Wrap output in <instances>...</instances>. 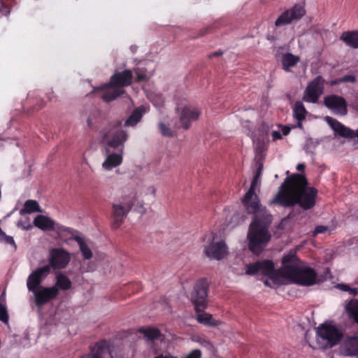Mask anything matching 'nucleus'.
I'll return each instance as SVG.
<instances>
[{
  "label": "nucleus",
  "instance_id": "obj_51",
  "mask_svg": "<svg viewBox=\"0 0 358 358\" xmlns=\"http://www.w3.org/2000/svg\"><path fill=\"white\" fill-rule=\"evenodd\" d=\"M305 149H306V152H308V145H306Z\"/></svg>",
  "mask_w": 358,
  "mask_h": 358
},
{
  "label": "nucleus",
  "instance_id": "obj_40",
  "mask_svg": "<svg viewBox=\"0 0 358 358\" xmlns=\"http://www.w3.org/2000/svg\"><path fill=\"white\" fill-rule=\"evenodd\" d=\"M201 353L199 350H194L185 358H201Z\"/></svg>",
  "mask_w": 358,
  "mask_h": 358
},
{
  "label": "nucleus",
  "instance_id": "obj_32",
  "mask_svg": "<svg viewBox=\"0 0 358 358\" xmlns=\"http://www.w3.org/2000/svg\"><path fill=\"white\" fill-rule=\"evenodd\" d=\"M139 331L143 334L144 337L149 341L155 340L160 335L159 331L156 328L149 327L146 329H141Z\"/></svg>",
  "mask_w": 358,
  "mask_h": 358
},
{
  "label": "nucleus",
  "instance_id": "obj_16",
  "mask_svg": "<svg viewBox=\"0 0 358 358\" xmlns=\"http://www.w3.org/2000/svg\"><path fill=\"white\" fill-rule=\"evenodd\" d=\"M50 273L49 266H43L34 271L28 277L27 287L29 291L36 292L42 280Z\"/></svg>",
  "mask_w": 358,
  "mask_h": 358
},
{
  "label": "nucleus",
  "instance_id": "obj_6",
  "mask_svg": "<svg viewBox=\"0 0 358 358\" xmlns=\"http://www.w3.org/2000/svg\"><path fill=\"white\" fill-rule=\"evenodd\" d=\"M343 337V331L341 327L332 322H324L316 329L317 348H331L337 345Z\"/></svg>",
  "mask_w": 358,
  "mask_h": 358
},
{
  "label": "nucleus",
  "instance_id": "obj_5",
  "mask_svg": "<svg viewBox=\"0 0 358 358\" xmlns=\"http://www.w3.org/2000/svg\"><path fill=\"white\" fill-rule=\"evenodd\" d=\"M129 138L120 122L110 124L101 133V140L105 146L106 152L111 150L124 151V143Z\"/></svg>",
  "mask_w": 358,
  "mask_h": 358
},
{
  "label": "nucleus",
  "instance_id": "obj_25",
  "mask_svg": "<svg viewBox=\"0 0 358 358\" xmlns=\"http://www.w3.org/2000/svg\"><path fill=\"white\" fill-rule=\"evenodd\" d=\"M73 239L78 243L83 258L85 259H91L92 257V252L86 241L79 236H74Z\"/></svg>",
  "mask_w": 358,
  "mask_h": 358
},
{
  "label": "nucleus",
  "instance_id": "obj_12",
  "mask_svg": "<svg viewBox=\"0 0 358 358\" xmlns=\"http://www.w3.org/2000/svg\"><path fill=\"white\" fill-rule=\"evenodd\" d=\"M203 252L210 259L219 261L227 257L228 250L223 241H217L213 236L211 242L204 248Z\"/></svg>",
  "mask_w": 358,
  "mask_h": 358
},
{
  "label": "nucleus",
  "instance_id": "obj_38",
  "mask_svg": "<svg viewBox=\"0 0 358 358\" xmlns=\"http://www.w3.org/2000/svg\"><path fill=\"white\" fill-rule=\"evenodd\" d=\"M1 241H3L6 243L11 245L13 246L15 249H16V245L14 241V239L12 236H7L4 233H2V235L0 236Z\"/></svg>",
  "mask_w": 358,
  "mask_h": 358
},
{
  "label": "nucleus",
  "instance_id": "obj_42",
  "mask_svg": "<svg viewBox=\"0 0 358 358\" xmlns=\"http://www.w3.org/2000/svg\"><path fill=\"white\" fill-rule=\"evenodd\" d=\"M0 12L3 13L5 15H8L10 13V10L7 9V7L4 6L3 0H0Z\"/></svg>",
  "mask_w": 358,
  "mask_h": 358
},
{
  "label": "nucleus",
  "instance_id": "obj_33",
  "mask_svg": "<svg viewBox=\"0 0 358 358\" xmlns=\"http://www.w3.org/2000/svg\"><path fill=\"white\" fill-rule=\"evenodd\" d=\"M290 132V127L287 126H284L281 128L280 131H273L271 132V136L273 140H279L281 139L282 135L287 136Z\"/></svg>",
  "mask_w": 358,
  "mask_h": 358
},
{
  "label": "nucleus",
  "instance_id": "obj_3",
  "mask_svg": "<svg viewBox=\"0 0 358 358\" xmlns=\"http://www.w3.org/2000/svg\"><path fill=\"white\" fill-rule=\"evenodd\" d=\"M307 185L303 175H292L285 180L278 194L270 201L269 204H278L284 207L299 204L306 210L313 208L315 204L317 190L308 187Z\"/></svg>",
  "mask_w": 358,
  "mask_h": 358
},
{
  "label": "nucleus",
  "instance_id": "obj_31",
  "mask_svg": "<svg viewBox=\"0 0 358 358\" xmlns=\"http://www.w3.org/2000/svg\"><path fill=\"white\" fill-rule=\"evenodd\" d=\"M346 310L349 315L358 323V301H351L346 306Z\"/></svg>",
  "mask_w": 358,
  "mask_h": 358
},
{
  "label": "nucleus",
  "instance_id": "obj_49",
  "mask_svg": "<svg viewBox=\"0 0 358 358\" xmlns=\"http://www.w3.org/2000/svg\"><path fill=\"white\" fill-rule=\"evenodd\" d=\"M305 168V164H299L297 166H296V169L298 171H303Z\"/></svg>",
  "mask_w": 358,
  "mask_h": 358
},
{
  "label": "nucleus",
  "instance_id": "obj_47",
  "mask_svg": "<svg viewBox=\"0 0 358 358\" xmlns=\"http://www.w3.org/2000/svg\"><path fill=\"white\" fill-rule=\"evenodd\" d=\"M262 169H263V165L262 164H259L257 170L255 172V176H257L260 178V176L262 174Z\"/></svg>",
  "mask_w": 358,
  "mask_h": 358
},
{
  "label": "nucleus",
  "instance_id": "obj_30",
  "mask_svg": "<svg viewBox=\"0 0 358 358\" xmlns=\"http://www.w3.org/2000/svg\"><path fill=\"white\" fill-rule=\"evenodd\" d=\"M196 319L199 322L203 324L217 326L220 324V321L213 320L212 315L206 313L199 314Z\"/></svg>",
  "mask_w": 358,
  "mask_h": 358
},
{
  "label": "nucleus",
  "instance_id": "obj_35",
  "mask_svg": "<svg viewBox=\"0 0 358 358\" xmlns=\"http://www.w3.org/2000/svg\"><path fill=\"white\" fill-rule=\"evenodd\" d=\"M0 320L4 323H8V315L6 310V306L2 303H0Z\"/></svg>",
  "mask_w": 358,
  "mask_h": 358
},
{
  "label": "nucleus",
  "instance_id": "obj_4",
  "mask_svg": "<svg viewBox=\"0 0 358 358\" xmlns=\"http://www.w3.org/2000/svg\"><path fill=\"white\" fill-rule=\"evenodd\" d=\"M132 77L131 70L116 72L111 76L108 83L95 88L94 92L105 101H112L124 92L122 87L131 84Z\"/></svg>",
  "mask_w": 358,
  "mask_h": 358
},
{
  "label": "nucleus",
  "instance_id": "obj_21",
  "mask_svg": "<svg viewBox=\"0 0 358 358\" xmlns=\"http://www.w3.org/2000/svg\"><path fill=\"white\" fill-rule=\"evenodd\" d=\"M123 152L117 151V152H113V150L106 152V159L102 163L103 169L106 171H111L119 166L123 160Z\"/></svg>",
  "mask_w": 358,
  "mask_h": 358
},
{
  "label": "nucleus",
  "instance_id": "obj_18",
  "mask_svg": "<svg viewBox=\"0 0 358 358\" xmlns=\"http://www.w3.org/2000/svg\"><path fill=\"white\" fill-rule=\"evenodd\" d=\"M58 294L59 290L56 286L43 287L34 292L35 303L38 307H41L51 299L55 298Z\"/></svg>",
  "mask_w": 358,
  "mask_h": 358
},
{
  "label": "nucleus",
  "instance_id": "obj_36",
  "mask_svg": "<svg viewBox=\"0 0 358 358\" xmlns=\"http://www.w3.org/2000/svg\"><path fill=\"white\" fill-rule=\"evenodd\" d=\"M135 73L136 74V78L138 81L145 80L148 78L147 73L143 68L136 69Z\"/></svg>",
  "mask_w": 358,
  "mask_h": 358
},
{
  "label": "nucleus",
  "instance_id": "obj_20",
  "mask_svg": "<svg viewBox=\"0 0 358 358\" xmlns=\"http://www.w3.org/2000/svg\"><path fill=\"white\" fill-rule=\"evenodd\" d=\"M341 350L347 356H358V333L346 336Z\"/></svg>",
  "mask_w": 358,
  "mask_h": 358
},
{
  "label": "nucleus",
  "instance_id": "obj_14",
  "mask_svg": "<svg viewBox=\"0 0 358 358\" xmlns=\"http://www.w3.org/2000/svg\"><path fill=\"white\" fill-rule=\"evenodd\" d=\"M306 11L303 5L296 4L292 8L283 12L275 20L276 27H282L291 24L293 21L300 20Z\"/></svg>",
  "mask_w": 358,
  "mask_h": 358
},
{
  "label": "nucleus",
  "instance_id": "obj_27",
  "mask_svg": "<svg viewBox=\"0 0 358 358\" xmlns=\"http://www.w3.org/2000/svg\"><path fill=\"white\" fill-rule=\"evenodd\" d=\"M299 62V58L292 53H286L282 59L283 69L289 71L291 67L294 66Z\"/></svg>",
  "mask_w": 358,
  "mask_h": 358
},
{
  "label": "nucleus",
  "instance_id": "obj_48",
  "mask_svg": "<svg viewBox=\"0 0 358 358\" xmlns=\"http://www.w3.org/2000/svg\"><path fill=\"white\" fill-rule=\"evenodd\" d=\"M155 358H177L173 355H171L169 354L165 355H159L156 357Z\"/></svg>",
  "mask_w": 358,
  "mask_h": 358
},
{
  "label": "nucleus",
  "instance_id": "obj_29",
  "mask_svg": "<svg viewBox=\"0 0 358 358\" xmlns=\"http://www.w3.org/2000/svg\"><path fill=\"white\" fill-rule=\"evenodd\" d=\"M58 289L67 290L71 287V282L69 278L62 273H59L56 276L55 285Z\"/></svg>",
  "mask_w": 358,
  "mask_h": 358
},
{
  "label": "nucleus",
  "instance_id": "obj_53",
  "mask_svg": "<svg viewBox=\"0 0 358 358\" xmlns=\"http://www.w3.org/2000/svg\"><path fill=\"white\" fill-rule=\"evenodd\" d=\"M214 55H219V53L218 52H215Z\"/></svg>",
  "mask_w": 358,
  "mask_h": 358
},
{
  "label": "nucleus",
  "instance_id": "obj_2",
  "mask_svg": "<svg viewBox=\"0 0 358 358\" xmlns=\"http://www.w3.org/2000/svg\"><path fill=\"white\" fill-rule=\"evenodd\" d=\"M242 203L247 213L254 216L247 235L248 247L253 253L259 254L271 239L268 227L272 222V215L261 205L256 192H247L242 199Z\"/></svg>",
  "mask_w": 358,
  "mask_h": 358
},
{
  "label": "nucleus",
  "instance_id": "obj_19",
  "mask_svg": "<svg viewBox=\"0 0 358 358\" xmlns=\"http://www.w3.org/2000/svg\"><path fill=\"white\" fill-rule=\"evenodd\" d=\"M325 106L334 113L345 115L347 113V104L345 100L337 95H330L324 98Z\"/></svg>",
  "mask_w": 358,
  "mask_h": 358
},
{
  "label": "nucleus",
  "instance_id": "obj_17",
  "mask_svg": "<svg viewBox=\"0 0 358 358\" xmlns=\"http://www.w3.org/2000/svg\"><path fill=\"white\" fill-rule=\"evenodd\" d=\"M325 120L334 131L336 135L345 138H357V141L355 144H358V129L356 131L352 130L330 117H326Z\"/></svg>",
  "mask_w": 358,
  "mask_h": 358
},
{
  "label": "nucleus",
  "instance_id": "obj_11",
  "mask_svg": "<svg viewBox=\"0 0 358 358\" xmlns=\"http://www.w3.org/2000/svg\"><path fill=\"white\" fill-rule=\"evenodd\" d=\"M71 260L70 253L62 248H52L50 251L48 264L50 272L52 269L64 268Z\"/></svg>",
  "mask_w": 358,
  "mask_h": 358
},
{
  "label": "nucleus",
  "instance_id": "obj_41",
  "mask_svg": "<svg viewBox=\"0 0 358 358\" xmlns=\"http://www.w3.org/2000/svg\"><path fill=\"white\" fill-rule=\"evenodd\" d=\"M355 81V77L352 75L343 76L339 80V82H342V83H344V82L354 83Z\"/></svg>",
  "mask_w": 358,
  "mask_h": 358
},
{
  "label": "nucleus",
  "instance_id": "obj_24",
  "mask_svg": "<svg viewBox=\"0 0 358 358\" xmlns=\"http://www.w3.org/2000/svg\"><path fill=\"white\" fill-rule=\"evenodd\" d=\"M294 117L297 120V126L302 128V121L305 119L307 111L301 101H296L293 108Z\"/></svg>",
  "mask_w": 358,
  "mask_h": 358
},
{
  "label": "nucleus",
  "instance_id": "obj_1",
  "mask_svg": "<svg viewBox=\"0 0 358 358\" xmlns=\"http://www.w3.org/2000/svg\"><path fill=\"white\" fill-rule=\"evenodd\" d=\"M282 266L278 271L271 260L259 261L246 266L247 275L267 277L265 285H275L294 283L301 286H311L316 283L317 273L297 257L294 250H290L282 259Z\"/></svg>",
  "mask_w": 358,
  "mask_h": 358
},
{
  "label": "nucleus",
  "instance_id": "obj_37",
  "mask_svg": "<svg viewBox=\"0 0 358 358\" xmlns=\"http://www.w3.org/2000/svg\"><path fill=\"white\" fill-rule=\"evenodd\" d=\"M260 178L257 176H254L253 180L252 181L250 187L248 190L249 192H255L256 189L259 188L260 185Z\"/></svg>",
  "mask_w": 358,
  "mask_h": 358
},
{
  "label": "nucleus",
  "instance_id": "obj_45",
  "mask_svg": "<svg viewBox=\"0 0 358 358\" xmlns=\"http://www.w3.org/2000/svg\"><path fill=\"white\" fill-rule=\"evenodd\" d=\"M134 210L141 214H143L145 212V208L142 203H138Z\"/></svg>",
  "mask_w": 358,
  "mask_h": 358
},
{
  "label": "nucleus",
  "instance_id": "obj_50",
  "mask_svg": "<svg viewBox=\"0 0 358 358\" xmlns=\"http://www.w3.org/2000/svg\"><path fill=\"white\" fill-rule=\"evenodd\" d=\"M87 124H88L89 127H90V125H91V122H90V119L87 120Z\"/></svg>",
  "mask_w": 358,
  "mask_h": 358
},
{
  "label": "nucleus",
  "instance_id": "obj_8",
  "mask_svg": "<svg viewBox=\"0 0 358 358\" xmlns=\"http://www.w3.org/2000/svg\"><path fill=\"white\" fill-rule=\"evenodd\" d=\"M137 202L138 201L135 196H126L113 205L112 219L113 228L117 229L120 227L125 217Z\"/></svg>",
  "mask_w": 358,
  "mask_h": 358
},
{
  "label": "nucleus",
  "instance_id": "obj_43",
  "mask_svg": "<svg viewBox=\"0 0 358 358\" xmlns=\"http://www.w3.org/2000/svg\"><path fill=\"white\" fill-rule=\"evenodd\" d=\"M17 226L22 227L24 229H30L32 228V225L29 223V222H23L22 221H19L17 223Z\"/></svg>",
  "mask_w": 358,
  "mask_h": 358
},
{
  "label": "nucleus",
  "instance_id": "obj_52",
  "mask_svg": "<svg viewBox=\"0 0 358 358\" xmlns=\"http://www.w3.org/2000/svg\"><path fill=\"white\" fill-rule=\"evenodd\" d=\"M308 141L310 142V143H313V141L311 139H309Z\"/></svg>",
  "mask_w": 358,
  "mask_h": 358
},
{
  "label": "nucleus",
  "instance_id": "obj_34",
  "mask_svg": "<svg viewBox=\"0 0 358 358\" xmlns=\"http://www.w3.org/2000/svg\"><path fill=\"white\" fill-rule=\"evenodd\" d=\"M336 287L343 292H348L352 296H355L357 294V289L356 288L350 287L346 284H338Z\"/></svg>",
  "mask_w": 358,
  "mask_h": 358
},
{
  "label": "nucleus",
  "instance_id": "obj_46",
  "mask_svg": "<svg viewBox=\"0 0 358 358\" xmlns=\"http://www.w3.org/2000/svg\"><path fill=\"white\" fill-rule=\"evenodd\" d=\"M146 194H150L153 197H155V194H156V188L154 186H149V187H148V188L146 189Z\"/></svg>",
  "mask_w": 358,
  "mask_h": 358
},
{
  "label": "nucleus",
  "instance_id": "obj_28",
  "mask_svg": "<svg viewBox=\"0 0 358 358\" xmlns=\"http://www.w3.org/2000/svg\"><path fill=\"white\" fill-rule=\"evenodd\" d=\"M147 96L156 108H160L164 105V98L160 92H147Z\"/></svg>",
  "mask_w": 358,
  "mask_h": 358
},
{
  "label": "nucleus",
  "instance_id": "obj_7",
  "mask_svg": "<svg viewBox=\"0 0 358 358\" xmlns=\"http://www.w3.org/2000/svg\"><path fill=\"white\" fill-rule=\"evenodd\" d=\"M176 110L179 116L180 126L187 129L192 121L196 120L201 113L199 107L189 103L184 96L176 98Z\"/></svg>",
  "mask_w": 358,
  "mask_h": 358
},
{
  "label": "nucleus",
  "instance_id": "obj_9",
  "mask_svg": "<svg viewBox=\"0 0 358 358\" xmlns=\"http://www.w3.org/2000/svg\"><path fill=\"white\" fill-rule=\"evenodd\" d=\"M80 358H114L113 344L109 340L99 341L90 348L89 352Z\"/></svg>",
  "mask_w": 358,
  "mask_h": 358
},
{
  "label": "nucleus",
  "instance_id": "obj_15",
  "mask_svg": "<svg viewBox=\"0 0 358 358\" xmlns=\"http://www.w3.org/2000/svg\"><path fill=\"white\" fill-rule=\"evenodd\" d=\"M324 80L317 76L310 82L304 91L303 100L308 103H316L323 93Z\"/></svg>",
  "mask_w": 358,
  "mask_h": 358
},
{
  "label": "nucleus",
  "instance_id": "obj_39",
  "mask_svg": "<svg viewBox=\"0 0 358 358\" xmlns=\"http://www.w3.org/2000/svg\"><path fill=\"white\" fill-rule=\"evenodd\" d=\"M160 131L164 136H171L172 132L170 129L162 122L159 124Z\"/></svg>",
  "mask_w": 358,
  "mask_h": 358
},
{
  "label": "nucleus",
  "instance_id": "obj_44",
  "mask_svg": "<svg viewBox=\"0 0 358 358\" xmlns=\"http://www.w3.org/2000/svg\"><path fill=\"white\" fill-rule=\"evenodd\" d=\"M327 231V227L324 226H317L315 230H314V235H316L317 234L320 233H324Z\"/></svg>",
  "mask_w": 358,
  "mask_h": 358
},
{
  "label": "nucleus",
  "instance_id": "obj_23",
  "mask_svg": "<svg viewBox=\"0 0 358 358\" xmlns=\"http://www.w3.org/2000/svg\"><path fill=\"white\" fill-rule=\"evenodd\" d=\"M340 38L346 45L355 49L358 48V31H345Z\"/></svg>",
  "mask_w": 358,
  "mask_h": 358
},
{
  "label": "nucleus",
  "instance_id": "obj_26",
  "mask_svg": "<svg viewBox=\"0 0 358 358\" xmlns=\"http://www.w3.org/2000/svg\"><path fill=\"white\" fill-rule=\"evenodd\" d=\"M41 211L38 203L35 200L29 199L25 201L24 208L20 210V214L23 215L26 213L31 214Z\"/></svg>",
  "mask_w": 358,
  "mask_h": 358
},
{
  "label": "nucleus",
  "instance_id": "obj_13",
  "mask_svg": "<svg viewBox=\"0 0 358 358\" xmlns=\"http://www.w3.org/2000/svg\"><path fill=\"white\" fill-rule=\"evenodd\" d=\"M34 225L43 231H55L59 236L65 235L69 231V229L55 222L50 217L39 215L34 220Z\"/></svg>",
  "mask_w": 358,
  "mask_h": 358
},
{
  "label": "nucleus",
  "instance_id": "obj_22",
  "mask_svg": "<svg viewBox=\"0 0 358 358\" xmlns=\"http://www.w3.org/2000/svg\"><path fill=\"white\" fill-rule=\"evenodd\" d=\"M150 110L149 106L142 105L136 108L129 115L128 119L125 121L124 127H134L142 119L144 114L147 113Z\"/></svg>",
  "mask_w": 358,
  "mask_h": 358
},
{
  "label": "nucleus",
  "instance_id": "obj_10",
  "mask_svg": "<svg viewBox=\"0 0 358 358\" xmlns=\"http://www.w3.org/2000/svg\"><path fill=\"white\" fill-rule=\"evenodd\" d=\"M207 289L208 284L203 279L198 280L194 287L191 301L197 312H202L206 308Z\"/></svg>",
  "mask_w": 358,
  "mask_h": 358
}]
</instances>
